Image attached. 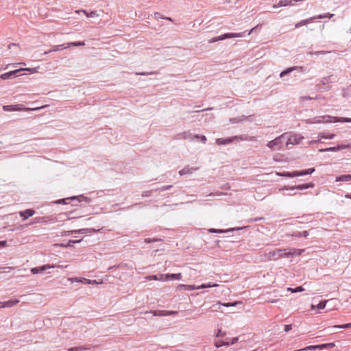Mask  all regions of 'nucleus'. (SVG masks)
I'll return each instance as SVG.
<instances>
[{
  "label": "nucleus",
  "instance_id": "obj_21",
  "mask_svg": "<svg viewBox=\"0 0 351 351\" xmlns=\"http://www.w3.org/2000/svg\"><path fill=\"white\" fill-rule=\"evenodd\" d=\"M182 278V274H165V280H180Z\"/></svg>",
  "mask_w": 351,
  "mask_h": 351
},
{
  "label": "nucleus",
  "instance_id": "obj_43",
  "mask_svg": "<svg viewBox=\"0 0 351 351\" xmlns=\"http://www.w3.org/2000/svg\"><path fill=\"white\" fill-rule=\"evenodd\" d=\"M288 290L291 291L292 293H298L302 292L304 290V289L302 286L296 287L295 288H289Z\"/></svg>",
  "mask_w": 351,
  "mask_h": 351
},
{
  "label": "nucleus",
  "instance_id": "obj_59",
  "mask_svg": "<svg viewBox=\"0 0 351 351\" xmlns=\"http://www.w3.org/2000/svg\"><path fill=\"white\" fill-rule=\"evenodd\" d=\"M224 335H225V332H222V331L220 329H219L216 336L217 337H222V336H224Z\"/></svg>",
  "mask_w": 351,
  "mask_h": 351
},
{
  "label": "nucleus",
  "instance_id": "obj_56",
  "mask_svg": "<svg viewBox=\"0 0 351 351\" xmlns=\"http://www.w3.org/2000/svg\"><path fill=\"white\" fill-rule=\"evenodd\" d=\"M302 101H306V100H311V99H313V97H311L310 96H303V97H301L300 98Z\"/></svg>",
  "mask_w": 351,
  "mask_h": 351
},
{
  "label": "nucleus",
  "instance_id": "obj_35",
  "mask_svg": "<svg viewBox=\"0 0 351 351\" xmlns=\"http://www.w3.org/2000/svg\"><path fill=\"white\" fill-rule=\"evenodd\" d=\"M292 236L293 237H306L307 236H308V232L305 230V231H303V232H295L292 234Z\"/></svg>",
  "mask_w": 351,
  "mask_h": 351
},
{
  "label": "nucleus",
  "instance_id": "obj_47",
  "mask_svg": "<svg viewBox=\"0 0 351 351\" xmlns=\"http://www.w3.org/2000/svg\"><path fill=\"white\" fill-rule=\"evenodd\" d=\"M75 210L70 211L66 213L62 214V215H66L67 219L70 220L71 219L77 218V216H73V214L75 213Z\"/></svg>",
  "mask_w": 351,
  "mask_h": 351
},
{
  "label": "nucleus",
  "instance_id": "obj_18",
  "mask_svg": "<svg viewBox=\"0 0 351 351\" xmlns=\"http://www.w3.org/2000/svg\"><path fill=\"white\" fill-rule=\"evenodd\" d=\"M35 211L33 209H26L23 211L19 212V215L23 218V220L28 219L34 215Z\"/></svg>",
  "mask_w": 351,
  "mask_h": 351
},
{
  "label": "nucleus",
  "instance_id": "obj_15",
  "mask_svg": "<svg viewBox=\"0 0 351 351\" xmlns=\"http://www.w3.org/2000/svg\"><path fill=\"white\" fill-rule=\"evenodd\" d=\"M19 303V300H18V299H11V300H9L5 302H0V304H1V307H2V308H5V307L10 308V307H12Z\"/></svg>",
  "mask_w": 351,
  "mask_h": 351
},
{
  "label": "nucleus",
  "instance_id": "obj_51",
  "mask_svg": "<svg viewBox=\"0 0 351 351\" xmlns=\"http://www.w3.org/2000/svg\"><path fill=\"white\" fill-rule=\"evenodd\" d=\"M153 191H154V189L150 190V191H143V193H142V196L143 197H149V196H150L151 193Z\"/></svg>",
  "mask_w": 351,
  "mask_h": 351
},
{
  "label": "nucleus",
  "instance_id": "obj_2",
  "mask_svg": "<svg viewBox=\"0 0 351 351\" xmlns=\"http://www.w3.org/2000/svg\"><path fill=\"white\" fill-rule=\"evenodd\" d=\"M301 253L300 252V250L291 248L289 250L286 249H280L278 250L276 252H273V256H277V258L280 257H293L300 255Z\"/></svg>",
  "mask_w": 351,
  "mask_h": 351
},
{
  "label": "nucleus",
  "instance_id": "obj_9",
  "mask_svg": "<svg viewBox=\"0 0 351 351\" xmlns=\"http://www.w3.org/2000/svg\"><path fill=\"white\" fill-rule=\"evenodd\" d=\"M248 226L237 227V228H228L226 230L210 228V229H208V232L210 233H227V232H230L241 230L245 229Z\"/></svg>",
  "mask_w": 351,
  "mask_h": 351
},
{
  "label": "nucleus",
  "instance_id": "obj_10",
  "mask_svg": "<svg viewBox=\"0 0 351 351\" xmlns=\"http://www.w3.org/2000/svg\"><path fill=\"white\" fill-rule=\"evenodd\" d=\"M149 313H152L154 316H160V317L174 315L178 314L177 311H165V310H154V311H151Z\"/></svg>",
  "mask_w": 351,
  "mask_h": 351
},
{
  "label": "nucleus",
  "instance_id": "obj_38",
  "mask_svg": "<svg viewBox=\"0 0 351 351\" xmlns=\"http://www.w3.org/2000/svg\"><path fill=\"white\" fill-rule=\"evenodd\" d=\"M82 12L83 13H84V14H86L87 17L94 18L98 16V14H97L96 11H90V12H88L87 11L84 10L77 11V12Z\"/></svg>",
  "mask_w": 351,
  "mask_h": 351
},
{
  "label": "nucleus",
  "instance_id": "obj_13",
  "mask_svg": "<svg viewBox=\"0 0 351 351\" xmlns=\"http://www.w3.org/2000/svg\"><path fill=\"white\" fill-rule=\"evenodd\" d=\"M303 139V136L300 134H294L291 136L287 141V144L296 145L299 144L300 142Z\"/></svg>",
  "mask_w": 351,
  "mask_h": 351
},
{
  "label": "nucleus",
  "instance_id": "obj_58",
  "mask_svg": "<svg viewBox=\"0 0 351 351\" xmlns=\"http://www.w3.org/2000/svg\"><path fill=\"white\" fill-rule=\"evenodd\" d=\"M199 138L203 143H206L207 138L204 135H200Z\"/></svg>",
  "mask_w": 351,
  "mask_h": 351
},
{
  "label": "nucleus",
  "instance_id": "obj_34",
  "mask_svg": "<svg viewBox=\"0 0 351 351\" xmlns=\"http://www.w3.org/2000/svg\"><path fill=\"white\" fill-rule=\"evenodd\" d=\"M217 286H218L217 284L213 283V282L204 283V284H202L200 286L197 287V289L211 288V287H215Z\"/></svg>",
  "mask_w": 351,
  "mask_h": 351
},
{
  "label": "nucleus",
  "instance_id": "obj_63",
  "mask_svg": "<svg viewBox=\"0 0 351 351\" xmlns=\"http://www.w3.org/2000/svg\"><path fill=\"white\" fill-rule=\"evenodd\" d=\"M306 188L307 189L313 188L314 186V184L312 183V182L306 183Z\"/></svg>",
  "mask_w": 351,
  "mask_h": 351
},
{
  "label": "nucleus",
  "instance_id": "obj_52",
  "mask_svg": "<svg viewBox=\"0 0 351 351\" xmlns=\"http://www.w3.org/2000/svg\"><path fill=\"white\" fill-rule=\"evenodd\" d=\"M292 329V324H287L284 326V330L285 332H289Z\"/></svg>",
  "mask_w": 351,
  "mask_h": 351
},
{
  "label": "nucleus",
  "instance_id": "obj_60",
  "mask_svg": "<svg viewBox=\"0 0 351 351\" xmlns=\"http://www.w3.org/2000/svg\"><path fill=\"white\" fill-rule=\"evenodd\" d=\"M7 245V241H0V248L4 247Z\"/></svg>",
  "mask_w": 351,
  "mask_h": 351
},
{
  "label": "nucleus",
  "instance_id": "obj_61",
  "mask_svg": "<svg viewBox=\"0 0 351 351\" xmlns=\"http://www.w3.org/2000/svg\"><path fill=\"white\" fill-rule=\"evenodd\" d=\"M155 16L156 19H165V17L158 12L155 13Z\"/></svg>",
  "mask_w": 351,
  "mask_h": 351
},
{
  "label": "nucleus",
  "instance_id": "obj_36",
  "mask_svg": "<svg viewBox=\"0 0 351 351\" xmlns=\"http://www.w3.org/2000/svg\"><path fill=\"white\" fill-rule=\"evenodd\" d=\"M335 134H327V133H325V132H322V133H319V137H320V138L332 139V138H335Z\"/></svg>",
  "mask_w": 351,
  "mask_h": 351
},
{
  "label": "nucleus",
  "instance_id": "obj_46",
  "mask_svg": "<svg viewBox=\"0 0 351 351\" xmlns=\"http://www.w3.org/2000/svg\"><path fill=\"white\" fill-rule=\"evenodd\" d=\"M75 210L70 211L66 213L62 214V215H66L67 219L70 220L71 219L77 218V216H73V214L75 213Z\"/></svg>",
  "mask_w": 351,
  "mask_h": 351
},
{
  "label": "nucleus",
  "instance_id": "obj_30",
  "mask_svg": "<svg viewBox=\"0 0 351 351\" xmlns=\"http://www.w3.org/2000/svg\"><path fill=\"white\" fill-rule=\"evenodd\" d=\"M351 328V322L345 324H341V325H335L330 328H328L329 332H332V330L331 329L332 328H339V329H346Z\"/></svg>",
  "mask_w": 351,
  "mask_h": 351
},
{
  "label": "nucleus",
  "instance_id": "obj_41",
  "mask_svg": "<svg viewBox=\"0 0 351 351\" xmlns=\"http://www.w3.org/2000/svg\"><path fill=\"white\" fill-rule=\"evenodd\" d=\"M239 340L238 337H233L231 339V341L230 342H222V345H224L225 346H229L230 345H234Z\"/></svg>",
  "mask_w": 351,
  "mask_h": 351
},
{
  "label": "nucleus",
  "instance_id": "obj_27",
  "mask_svg": "<svg viewBox=\"0 0 351 351\" xmlns=\"http://www.w3.org/2000/svg\"><path fill=\"white\" fill-rule=\"evenodd\" d=\"M284 189H286V190H295V189L304 190V189H307L306 183L303 184L295 185V186H284Z\"/></svg>",
  "mask_w": 351,
  "mask_h": 351
},
{
  "label": "nucleus",
  "instance_id": "obj_53",
  "mask_svg": "<svg viewBox=\"0 0 351 351\" xmlns=\"http://www.w3.org/2000/svg\"><path fill=\"white\" fill-rule=\"evenodd\" d=\"M220 305L228 307V306H235V303L232 302H226V303H220Z\"/></svg>",
  "mask_w": 351,
  "mask_h": 351
},
{
  "label": "nucleus",
  "instance_id": "obj_62",
  "mask_svg": "<svg viewBox=\"0 0 351 351\" xmlns=\"http://www.w3.org/2000/svg\"><path fill=\"white\" fill-rule=\"evenodd\" d=\"M230 121L232 123H238L240 120L238 118H232Z\"/></svg>",
  "mask_w": 351,
  "mask_h": 351
},
{
  "label": "nucleus",
  "instance_id": "obj_50",
  "mask_svg": "<svg viewBox=\"0 0 351 351\" xmlns=\"http://www.w3.org/2000/svg\"><path fill=\"white\" fill-rule=\"evenodd\" d=\"M160 241V239H150V238L145 239V242L147 243H152V242H156V241Z\"/></svg>",
  "mask_w": 351,
  "mask_h": 351
},
{
  "label": "nucleus",
  "instance_id": "obj_54",
  "mask_svg": "<svg viewBox=\"0 0 351 351\" xmlns=\"http://www.w3.org/2000/svg\"><path fill=\"white\" fill-rule=\"evenodd\" d=\"M73 230H68V231H64L62 233V236H69L71 234H75L74 232H72Z\"/></svg>",
  "mask_w": 351,
  "mask_h": 351
},
{
  "label": "nucleus",
  "instance_id": "obj_7",
  "mask_svg": "<svg viewBox=\"0 0 351 351\" xmlns=\"http://www.w3.org/2000/svg\"><path fill=\"white\" fill-rule=\"evenodd\" d=\"M243 33H226L219 36L212 38L208 40L209 43H213L217 41L223 40L227 38L242 37Z\"/></svg>",
  "mask_w": 351,
  "mask_h": 351
},
{
  "label": "nucleus",
  "instance_id": "obj_37",
  "mask_svg": "<svg viewBox=\"0 0 351 351\" xmlns=\"http://www.w3.org/2000/svg\"><path fill=\"white\" fill-rule=\"evenodd\" d=\"M335 14H330V13H326V14H319V15H316V16H314L313 17V20L314 19H324V18H332Z\"/></svg>",
  "mask_w": 351,
  "mask_h": 351
},
{
  "label": "nucleus",
  "instance_id": "obj_16",
  "mask_svg": "<svg viewBox=\"0 0 351 351\" xmlns=\"http://www.w3.org/2000/svg\"><path fill=\"white\" fill-rule=\"evenodd\" d=\"M296 2L295 0H280L277 4H274L273 5L274 8H278L279 7L287 6V5H293L294 3L293 2Z\"/></svg>",
  "mask_w": 351,
  "mask_h": 351
},
{
  "label": "nucleus",
  "instance_id": "obj_40",
  "mask_svg": "<svg viewBox=\"0 0 351 351\" xmlns=\"http://www.w3.org/2000/svg\"><path fill=\"white\" fill-rule=\"evenodd\" d=\"M337 122L351 123V118L348 117H335Z\"/></svg>",
  "mask_w": 351,
  "mask_h": 351
},
{
  "label": "nucleus",
  "instance_id": "obj_24",
  "mask_svg": "<svg viewBox=\"0 0 351 351\" xmlns=\"http://www.w3.org/2000/svg\"><path fill=\"white\" fill-rule=\"evenodd\" d=\"M302 67H298V66L289 67V68L286 69L285 70L282 71L280 73V77L282 78L285 76H286L287 75L291 73L294 70H298V69L302 70Z\"/></svg>",
  "mask_w": 351,
  "mask_h": 351
},
{
  "label": "nucleus",
  "instance_id": "obj_48",
  "mask_svg": "<svg viewBox=\"0 0 351 351\" xmlns=\"http://www.w3.org/2000/svg\"><path fill=\"white\" fill-rule=\"evenodd\" d=\"M326 303H327V301L326 300H322V301H320L317 305V308L319 310L321 309H324L325 307H326Z\"/></svg>",
  "mask_w": 351,
  "mask_h": 351
},
{
  "label": "nucleus",
  "instance_id": "obj_42",
  "mask_svg": "<svg viewBox=\"0 0 351 351\" xmlns=\"http://www.w3.org/2000/svg\"><path fill=\"white\" fill-rule=\"evenodd\" d=\"M84 45H85V43L83 41H77V42H72V43H67L68 47H69L70 46L78 47V46H84Z\"/></svg>",
  "mask_w": 351,
  "mask_h": 351
},
{
  "label": "nucleus",
  "instance_id": "obj_17",
  "mask_svg": "<svg viewBox=\"0 0 351 351\" xmlns=\"http://www.w3.org/2000/svg\"><path fill=\"white\" fill-rule=\"evenodd\" d=\"M68 48L67 43L59 45L53 46L49 50L46 51L43 53L44 55L48 54L53 51H58Z\"/></svg>",
  "mask_w": 351,
  "mask_h": 351
},
{
  "label": "nucleus",
  "instance_id": "obj_28",
  "mask_svg": "<svg viewBox=\"0 0 351 351\" xmlns=\"http://www.w3.org/2000/svg\"><path fill=\"white\" fill-rule=\"evenodd\" d=\"M88 350H90V346L87 345L72 347L67 349L68 351H85Z\"/></svg>",
  "mask_w": 351,
  "mask_h": 351
},
{
  "label": "nucleus",
  "instance_id": "obj_22",
  "mask_svg": "<svg viewBox=\"0 0 351 351\" xmlns=\"http://www.w3.org/2000/svg\"><path fill=\"white\" fill-rule=\"evenodd\" d=\"M196 170H197V167H189V166H186L179 171V174L181 176L186 174H191Z\"/></svg>",
  "mask_w": 351,
  "mask_h": 351
},
{
  "label": "nucleus",
  "instance_id": "obj_29",
  "mask_svg": "<svg viewBox=\"0 0 351 351\" xmlns=\"http://www.w3.org/2000/svg\"><path fill=\"white\" fill-rule=\"evenodd\" d=\"M178 289L179 290H186V291H192L197 289V287L191 285H180L178 287Z\"/></svg>",
  "mask_w": 351,
  "mask_h": 351
},
{
  "label": "nucleus",
  "instance_id": "obj_3",
  "mask_svg": "<svg viewBox=\"0 0 351 351\" xmlns=\"http://www.w3.org/2000/svg\"><path fill=\"white\" fill-rule=\"evenodd\" d=\"M336 81V77H334L333 75H330L327 77H323L320 83L316 85L317 88L320 91H328L331 88L330 86V83H333Z\"/></svg>",
  "mask_w": 351,
  "mask_h": 351
},
{
  "label": "nucleus",
  "instance_id": "obj_20",
  "mask_svg": "<svg viewBox=\"0 0 351 351\" xmlns=\"http://www.w3.org/2000/svg\"><path fill=\"white\" fill-rule=\"evenodd\" d=\"M71 201L76 200L77 202H86L87 203H90L91 202V199L90 197H86L84 195H75L71 197Z\"/></svg>",
  "mask_w": 351,
  "mask_h": 351
},
{
  "label": "nucleus",
  "instance_id": "obj_4",
  "mask_svg": "<svg viewBox=\"0 0 351 351\" xmlns=\"http://www.w3.org/2000/svg\"><path fill=\"white\" fill-rule=\"evenodd\" d=\"M43 108V106H42V107H36V108H24V107H23V106L21 104L5 105V106H3V109L5 111H6V112L20 111V110H25V111H27V110H40V109H41Z\"/></svg>",
  "mask_w": 351,
  "mask_h": 351
},
{
  "label": "nucleus",
  "instance_id": "obj_1",
  "mask_svg": "<svg viewBox=\"0 0 351 351\" xmlns=\"http://www.w3.org/2000/svg\"><path fill=\"white\" fill-rule=\"evenodd\" d=\"M306 123L313 124V123H336L337 119L335 117H332L330 115L325 116H318L315 117L313 119H308L304 120Z\"/></svg>",
  "mask_w": 351,
  "mask_h": 351
},
{
  "label": "nucleus",
  "instance_id": "obj_12",
  "mask_svg": "<svg viewBox=\"0 0 351 351\" xmlns=\"http://www.w3.org/2000/svg\"><path fill=\"white\" fill-rule=\"evenodd\" d=\"M238 137L237 136L228 137L226 138H219L216 139V144L219 145H226L232 143L233 141L237 140Z\"/></svg>",
  "mask_w": 351,
  "mask_h": 351
},
{
  "label": "nucleus",
  "instance_id": "obj_64",
  "mask_svg": "<svg viewBox=\"0 0 351 351\" xmlns=\"http://www.w3.org/2000/svg\"><path fill=\"white\" fill-rule=\"evenodd\" d=\"M222 342H224V341H219V342H216L215 343L216 347L219 348V347L222 346H223L222 345Z\"/></svg>",
  "mask_w": 351,
  "mask_h": 351
},
{
  "label": "nucleus",
  "instance_id": "obj_57",
  "mask_svg": "<svg viewBox=\"0 0 351 351\" xmlns=\"http://www.w3.org/2000/svg\"><path fill=\"white\" fill-rule=\"evenodd\" d=\"M328 53V51H315V53H313V52H310V54H316V55H319V54H324V53Z\"/></svg>",
  "mask_w": 351,
  "mask_h": 351
},
{
  "label": "nucleus",
  "instance_id": "obj_31",
  "mask_svg": "<svg viewBox=\"0 0 351 351\" xmlns=\"http://www.w3.org/2000/svg\"><path fill=\"white\" fill-rule=\"evenodd\" d=\"M146 278L149 280H164V281H165V274L148 276Z\"/></svg>",
  "mask_w": 351,
  "mask_h": 351
},
{
  "label": "nucleus",
  "instance_id": "obj_8",
  "mask_svg": "<svg viewBox=\"0 0 351 351\" xmlns=\"http://www.w3.org/2000/svg\"><path fill=\"white\" fill-rule=\"evenodd\" d=\"M56 266L54 265H43L38 267H35L31 269V272L33 274H43L46 270L51 268H54Z\"/></svg>",
  "mask_w": 351,
  "mask_h": 351
},
{
  "label": "nucleus",
  "instance_id": "obj_25",
  "mask_svg": "<svg viewBox=\"0 0 351 351\" xmlns=\"http://www.w3.org/2000/svg\"><path fill=\"white\" fill-rule=\"evenodd\" d=\"M351 180V174H343L336 178V182H348Z\"/></svg>",
  "mask_w": 351,
  "mask_h": 351
},
{
  "label": "nucleus",
  "instance_id": "obj_5",
  "mask_svg": "<svg viewBox=\"0 0 351 351\" xmlns=\"http://www.w3.org/2000/svg\"><path fill=\"white\" fill-rule=\"evenodd\" d=\"M30 71L31 73H34L36 71V69L35 68H32H32L19 69H16V70H14V71H11L5 73L1 75L0 77L2 80H7V79H9V78L15 77L18 73H21V71Z\"/></svg>",
  "mask_w": 351,
  "mask_h": 351
},
{
  "label": "nucleus",
  "instance_id": "obj_26",
  "mask_svg": "<svg viewBox=\"0 0 351 351\" xmlns=\"http://www.w3.org/2000/svg\"><path fill=\"white\" fill-rule=\"evenodd\" d=\"M96 230L93 228H82L78 230H73L72 232L75 234H86L95 232Z\"/></svg>",
  "mask_w": 351,
  "mask_h": 351
},
{
  "label": "nucleus",
  "instance_id": "obj_11",
  "mask_svg": "<svg viewBox=\"0 0 351 351\" xmlns=\"http://www.w3.org/2000/svg\"><path fill=\"white\" fill-rule=\"evenodd\" d=\"M335 346V343H323L319 345H314V346H306V349H308L310 350H322L324 348H332Z\"/></svg>",
  "mask_w": 351,
  "mask_h": 351
},
{
  "label": "nucleus",
  "instance_id": "obj_32",
  "mask_svg": "<svg viewBox=\"0 0 351 351\" xmlns=\"http://www.w3.org/2000/svg\"><path fill=\"white\" fill-rule=\"evenodd\" d=\"M71 202V197L66 198L59 199L54 201L53 203L56 204H68Z\"/></svg>",
  "mask_w": 351,
  "mask_h": 351
},
{
  "label": "nucleus",
  "instance_id": "obj_49",
  "mask_svg": "<svg viewBox=\"0 0 351 351\" xmlns=\"http://www.w3.org/2000/svg\"><path fill=\"white\" fill-rule=\"evenodd\" d=\"M265 218L264 217H255V218H250V219H248L247 220V221L248 223H253V222H256V221H261V220H264Z\"/></svg>",
  "mask_w": 351,
  "mask_h": 351
},
{
  "label": "nucleus",
  "instance_id": "obj_55",
  "mask_svg": "<svg viewBox=\"0 0 351 351\" xmlns=\"http://www.w3.org/2000/svg\"><path fill=\"white\" fill-rule=\"evenodd\" d=\"M155 73V72H150V73H147V72H141V73H137L136 75H151V74H154Z\"/></svg>",
  "mask_w": 351,
  "mask_h": 351
},
{
  "label": "nucleus",
  "instance_id": "obj_6",
  "mask_svg": "<svg viewBox=\"0 0 351 351\" xmlns=\"http://www.w3.org/2000/svg\"><path fill=\"white\" fill-rule=\"evenodd\" d=\"M286 135L287 134H283L281 136L276 137L274 140L268 142L267 146L272 149H280L286 138Z\"/></svg>",
  "mask_w": 351,
  "mask_h": 351
},
{
  "label": "nucleus",
  "instance_id": "obj_45",
  "mask_svg": "<svg viewBox=\"0 0 351 351\" xmlns=\"http://www.w3.org/2000/svg\"><path fill=\"white\" fill-rule=\"evenodd\" d=\"M74 242L73 240H69L66 243H60V245L63 247H73Z\"/></svg>",
  "mask_w": 351,
  "mask_h": 351
},
{
  "label": "nucleus",
  "instance_id": "obj_44",
  "mask_svg": "<svg viewBox=\"0 0 351 351\" xmlns=\"http://www.w3.org/2000/svg\"><path fill=\"white\" fill-rule=\"evenodd\" d=\"M171 188H172V185H166V186H161V187H160V188H158V189H154V191L162 192V191H165L169 190V189H170Z\"/></svg>",
  "mask_w": 351,
  "mask_h": 351
},
{
  "label": "nucleus",
  "instance_id": "obj_39",
  "mask_svg": "<svg viewBox=\"0 0 351 351\" xmlns=\"http://www.w3.org/2000/svg\"><path fill=\"white\" fill-rule=\"evenodd\" d=\"M313 20V17L310 18V19H304V20H302L298 23H297L295 25V28H298L302 25H304L307 23H308L310 21H312Z\"/></svg>",
  "mask_w": 351,
  "mask_h": 351
},
{
  "label": "nucleus",
  "instance_id": "obj_19",
  "mask_svg": "<svg viewBox=\"0 0 351 351\" xmlns=\"http://www.w3.org/2000/svg\"><path fill=\"white\" fill-rule=\"evenodd\" d=\"M71 201L76 200L77 202H86L87 203H90L91 202V199L90 197H86L84 195H75L71 197Z\"/></svg>",
  "mask_w": 351,
  "mask_h": 351
},
{
  "label": "nucleus",
  "instance_id": "obj_33",
  "mask_svg": "<svg viewBox=\"0 0 351 351\" xmlns=\"http://www.w3.org/2000/svg\"><path fill=\"white\" fill-rule=\"evenodd\" d=\"M295 171H283L281 173H278V176L282 177H287V178H294L296 177V175H295Z\"/></svg>",
  "mask_w": 351,
  "mask_h": 351
},
{
  "label": "nucleus",
  "instance_id": "obj_23",
  "mask_svg": "<svg viewBox=\"0 0 351 351\" xmlns=\"http://www.w3.org/2000/svg\"><path fill=\"white\" fill-rule=\"evenodd\" d=\"M315 171V168H310L307 169H304L301 171H295V175H296V177L298 176H303L308 174H311Z\"/></svg>",
  "mask_w": 351,
  "mask_h": 351
},
{
  "label": "nucleus",
  "instance_id": "obj_14",
  "mask_svg": "<svg viewBox=\"0 0 351 351\" xmlns=\"http://www.w3.org/2000/svg\"><path fill=\"white\" fill-rule=\"evenodd\" d=\"M344 149H345V147L343 146V145H337V146H335V147L322 148V149H319L318 151L319 152H337V151H340V150H342Z\"/></svg>",
  "mask_w": 351,
  "mask_h": 351
}]
</instances>
